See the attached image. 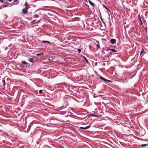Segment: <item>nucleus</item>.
<instances>
[{
	"instance_id": "nucleus-1",
	"label": "nucleus",
	"mask_w": 148,
	"mask_h": 148,
	"mask_svg": "<svg viewBox=\"0 0 148 148\" xmlns=\"http://www.w3.org/2000/svg\"><path fill=\"white\" fill-rule=\"evenodd\" d=\"M28 9L24 8L22 10V12L24 14H26L28 12Z\"/></svg>"
},
{
	"instance_id": "nucleus-2",
	"label": "nucleus",
	"mask_w": 148,
	"mask_h": 148,
	"mask_svg": "<svg viewBox=\"0 0 148 148\" xmlns=\"http://www.w3.org/2000/svg\"><path fill=\"white\" fill-rule=\"evenodd\" d=\"M99 78L101 79H102L103 80V81H104V82H112V81L107 80V79L104 78L103 77H102L101 76H100V77H99Z\"/></svg>"
},
{
	"instance_id": "nucleus-3",
	"label": "nucleus",
	"mask_w": 148,
	"mask_h": 148,
	"mask_svg": "<svg viewBox=\"0 0 148 148\" xmlns=\"http://www.w3.org/2000/svg\"><path fill=\"white\" fill-rule=\"evenodd\" d=\"M109 50H110L112 51L113 52H117V51L115 50L114 49H111L110 48H107L106 49V51H108Z\"/></svg>"
},
{
	"instance_id": "nucleus-4",
	"label": "nucleus",
	"mask_w": 148,
	"mask_h": 148,
	"mask_svg": "<svg viewBox=\"0 0 148 148\" xmlns=\"http://www.w3.org/2000/svg\"><path fill=\"white\" fill-rule=\"evenodd\" d=\"M116 40L115 39H112L110 40V42L112 44H114L116 43Z\"/></svg>"
},
{
	"instance_id": "nucleus-5",
	"label": "nucleus",
	"mask_w": 148,
	"mask_h": 148,
	"mask_svg": "<svg viewBox=\"0 0 148 148\" xmlns=\"http://www.w3.org/2000/svg\"><path fill=\"white\" fill-rule=\"evenodd\" d=\"M90 127V126H88L85 127H79V128L81 129L86 130V129H87L89 128Z\"/></svg>"
},
{
	"instance_id": "nucleus-6",
	"label": "nucleus",
	"mask_w": 148,
	"mask_h": 148,
	"mask_svg": "<svg viewBox=\"0 0 148 148\" xmlns=\"http://www.w3.org/2000/svg\"><path fill=\"white\" fill-rule=\"evenodd\" d=\"M25 6V8H26L29 9V4L27 3V2H25V3L24 4Z\"/></svg>"
},
{
	"instance_id": "nucleus-7",
	"label": "nucleus",
	"mask_w": 148,
	"mask_h": 148,
	"mask_svg": "<svg viewBox=\"0 0 148 148\" xmlns=\"http://www.w3.org/2000/svg\"><path fill=\"white\" fill-rule=\"evenodd\" d=\"M34 60V58H31L28 59V61L30 62H33Z\"/></svg>"
},
{
	"instance_id": "nucleus-8",
	"label": "nucleus",
	"mask_w": 148,
	"mask_h": 148,
	"mask_svg": "<svg viewBox=\"0 0 148 148\" xmlns=\"http://www.w3.org/2000/svg\"><path fill=\"white\" fill-rule=\"evenodd\" d=\"M88 2L90 3V4L93 7H94L95 6V4L93 3L90 0H89L88 1Z\"/></svg>"
},
{
	"instance_id": "nucleus-9",
	"label": "nucleus",
	"mask_w": 148,
	"mask_h": 148,
	"mask_svg": "<svg viewBox=\"0 0 148 148\" xmlns=\"http://www.w3.org/2000/svg\"><path fill=\"white\" fill-rule=\"evenodd\" d=\"M22 63L24 65H27L28 64V63L26 62L25 61H22Z\"/></svg>"
},
{
	"instance_id": "nucleus-10",
	"label": "nucleus",
	"mask_w": 148,
	"mask_h": 148,
	"mask_svg": "<svg viewBox=\"0 0 148 148\" xmlns=\"http://www.w3.org/2000/svg\"><path fill=\"white\" fill-rule=\"evenodd\" d=\"M36 20H35L34 21H32L30 22V23L31 25H33L35 24V22L36 21Z\"/></svg>"
},
{
	"instance_id": "nucleus-11",
	"label": "nucleus",
	"mask_w": 148,
	"mask_h": 148,
	"mask_svg": "<svg viewBox=\"0 0 148 148\" xmlns=\"http://www.w3.org/2000/svg\"><path fill=\"white\" fill-rule=\"evenodd\" d=\"M83 58H84V59L85 60V61H86V62L87 63H88V60L87 59V58L84 56H83Z\"/></svg>"
},
{
	"instance_id": "nucleus-12",
	"label": "nucleus",
	"mask_w": 148,
	"mask_h": 148,
	"mask_svg": "<svg viewBox=\"0 0 148 148\" xmlns=\"http://www.w3.org/2000/svg\"><path fill=\"white\" fill-rule=\"evenodd\" d=\"M44 54V53H43V52H41V53H38V54H36V56H42V55H43V54Z\"/></svg>"
},
{
	"instance_id": "nucleus-13",
	"label": "nucleus",
	"mask_w": 148,
	"mask_h": 148,
	"mask_svg": "<svg viewBox=\"0 0 148 148\" xmlns=\"http://www.w3.org/2000/svg\"><path fill=\"white\" fill-rule=\"evenodd\" d=\"M42 42L44 43H50L49 42L47 41H42Z\"/></svg>"
},
{
	"instance_id": "nucleus-14",
	"label": "nucleus",
	"mask_w": 148,
	"mask_h": 148,
	"mask_svg": "<svg viewBox=\"0 0 148 148\" xmlns=\"http://www.w3.org/2000/svg\"><path fill=\"white\" fill-rule=\"evenodd\" d=\"M2 82H3V86H5V81L4 79L3 80Z\"/></svg>"
},
{
	"instance_id": "nucleus-15",
	"label": "nucleus",
	"mask_w": 148,
	"mask_h": 148,
	"mask_svg": "<svg viewBox=\"0 0 148 148\" xmlns=\"http://www.w3.org/2000/svg\"><path fill=\"white\" fill-rule=\"evenodd\" d=\"M147 145H148L147 144H143L141 145L140 146L141 147H145Z\"/></svg>"
},
{
	"instance_id": "nucleus-16",
	"label": "nucleus",
	"mask_w": 148,
	"mask_h": 148,
	"mask_svg": "<svg viewBox=\"0 0 148 148\" xmlns=\"http://www.w3.org/2000/svg\"><path fill=\"white\" fill-rule=\"evenodd\" d=\"M145 52L144 50L143 49H142V50L140 52V54L141 55L143 53Z\"/></svg>"
},
{
	"instance_id": "nucleus-17",
	"label": "nucleus",
	"mask_w": 148,
	"mask_h": 148,
	"mask_svg": "<svg viewBox=\"0 0 148 148\" xmlns=\"http://www.w3.org/2000/svg\"><path fill=\"white\" fill-rule=\"evenodd\" d=\"M34 17L36 18H37L39 17V15L37 14H35L34 15Z\"/></svg>"
},
{
	"instance_id": "nucleus-18",
	"label": "nucleus",
	"mask_w": 148,
	"mask_h": 148,
	"mask_svg": "<svg viewBox=\"0 0 148 148\" xmlns=\"http://www.w3.org/2000/svg\"><path fill=\"white\" fill-rule=\"evenodd\" d=\"M138 18L139 20L140 21H141V19L140 17V15H139L138 16Z\"/></svg>"
},
{
	"instance_id": "nucleus-19",
	"label": "nucleus",
	"mask_w": 148,
	"mask_h": 148,
	"mask_svg": "<svg viewBox=\"0 0 148 148\" xmlns=\"http://www.w3.org/2000/svg\"><path fill=\"white\" fill-rule=\"evenodd\" d=\"M104 7L107 10H109L108 8L106 6L104 5Z\"/></svg>"
},
{
	"instance_id": "nucleus-20",
	"label": "nucleus",
	"mask_w": 148,
	"mask_h": 148,
	"mask_svg": "<svg viewBox=\"0 0 148 148\" xmlns=\"http://www.w3.org/2000/svg\"><path fill=\"white\" fill-rule=\"evenodd\" d=\"M77 50H78V51L79 53H81V49H77Z\"/></svg>"
},
{
	"instance_id": "nucleus-21",
	"label": "nucleus",
	"mask_w": 148,
	"mask_h": 148,
	"mask_svg": "<svg viewBox=\"0 0 148 148\" xmlns=\"http://www.w3.org/2000/svg\"><path fill=\"white\" fill-rule=\"evenodd\" d=\"M42 92V90H40L39 91V93L40 94H41Z\"/></svg>"
},
{
	"instance_id": "nucleus-22",
	"label": "nucleus",
	"mask_w": 148,
	"mask_h": 148,
	"mask_svg": "<svg viewBox=\"0 0 148 148\" xmlns=\"http://www.w3.org/2000/svg\"><path fill=\"white\" fill-rule=\"evenodd\" d=\"M140 22H141V23L140 24V25H142L143 24V23L142 21H140Z\"/></svg>"
},
{
	"instance_id": "nucleus-23",
	"label": "nucleus",
	"mask_w": 148,
	"mask_h": 148,
	"mask_svg": "<svg viewBox=\"0 0 148 148\" xmlns=\"http://www.w3.org/2000/svg\"><path fill=\"white\" fill-rule=\"evenodd\" d=\"M7 7V6L6 5H4L3 6V7H4V8L6 7Z\"/></svg>"
},
{
	"instance_id": "nucleus-24",
	"label": "nucleus",
	"mask_w": 148,
	"mask_h": 148,
	"mask_svg": "<svg viewBox=\"0 0 148 148\" xmlns=\"http://www.w3.org/2000/svg\"><path fill=\"white\" fill-rule=\"evenodd\" d=\"M10 2H11L12 1V0H8Z\"/></svg>"
},
{
	"instance_id": "nucleus-25",
	"label": "nucleus",
	"mask_w": 148,
	"mask_h": 148,
	"mask_svg": "<svg viewBox=\"0 0 148 148\" xmlns=\"http://www.w3.org/2000/svg\"><path fill=\"white\" fill-rule=\"evenodd\" d=\"M17 0H14V2H16Z\"/></svg>"
},
{
	"instance_id": "nucleus-26",
	"label": "nucleus",
	"mask_w": 148,
	"mask_h": 148,
	"mask_svg": "<svg viewBox=\"0 0 148 148\" xmlns=\"http://www.w3.org/2000/svg\"><path fill=\"white\" fill-rule=\"evenodd\" d=\"M2 7H0V10L2 9Z\"/></svg>"
},
{
	"instance_id": "nucleus-27",
	"label": "nucleus",
	"mask_w": 148,
	"mask_h": 148,
	"mask_svg": "<svg viewBox=\"0 0 148 148\" xmlns=\"http://www.w3.org/2000/svg\"><path fill=\"white\" fill-rule=\"evenodd\" d=\"M8 2H6V4H7V5H8Z\"/></svg>"
},
{
	"instance_id": "nucleus-28",
	"label": "nucleus",
	"mask_w": 148,
	"mask_h": 148,
	"mask_svg": "<svg viewBox=\"0 0 148 148\" xmlns=\"http://www.w3.org/2000/svg\"><path fill=\"white\" fill-rule=\"evenodd\" d=\"M94 116H97L95 115Z\"/></svg>"
},
{
	"instance_id": "nucleus-29",
	"label": "nucleus",
	"mask_w": 148,
	"mask_h": 148,
	"mask_svg": "<svg viewBox=\"0 0 148 148\" xmlns=\"http://www.w3.org/2000/svg\"><path fill=\"white\" fill-rule=\"evenodd\" d=\"M98 47L99 48V46L98 45Z\"/></svg>"
},
{
	"instance_id": "nucleus-30",
	"label": "nucleus",
	"mask_w": 148,
	"mask_h": 148,
	"mask_svg": "<svg viewBox=\"0 0 148 148\" xmlns=\"http://www.w3.org/2000/svg\"><path fill=\"white\" fill-rule=\"evenodd\" d=\"M110 53H111V52H110Z\"/></svg>"
},
{
	"instance_id": "nucleus-31",
	"label": "nucleus",
	"mask_w": 148,
	"mask_h": 148,
	"mask_svg": "<svg viewBox=\"0 0 148 148\" xmlns=\"http://www.w3.org/2000/svg\"><path fill=\"white\" fill-rule=\"evenodd\" d=\"M147 145H148V144Z\"/></svg>"
}]
</instances>
